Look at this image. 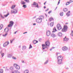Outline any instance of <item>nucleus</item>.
Listing matches in <instances>:
<instances>
[{
    "mask_svg": "<svg viewBox=\"0 0 73 73\" xmlns=\"http://www.w3.org/2000/svg\"><path fill=\"white\" fill-rule=\"evenodd\" d=\"M9 15V14L8 13L6 12V15H4V16L5 17H7Z\"/></svg>",
    "mask_w": 73,
    "mask_h": 73,
    "instance_id": "nucleus-23",
    "label": "nucleus"
},
{
    "mask_svg": "<svg viewBox=\"0 0 73 73\" xmlns=\"http://www.w3.org/2000/svg\"><path fill=\"white\" fill-rule=\"evenodd\" d=\"M17 32V31H16L15 32V33H14V34H16Z\"/></svg>",
    "mask_w": 73,
    "mask_h": 73,
    "instance_id": "nucleus-53",
    "label": "nucleus"
},
{
    "mask_svg": "<svg viewBox=\"0 0 73 73\" xmlns=\"http://www.w3.org/2000/svg\"><path fill=\"white\" fill-rule=\"evenodd\" d=\"M14 66L15 68H16V69H18L19 70L20 69V66L17 65V64H14Z\"/></svg>",
    "mask_w": 73,
    "mask_h": 73,
    "instance_id": "nucleus-3",
    "label": "nucleus"
},
{
    "mask_svg": "<svg viewBox=\"0 0 73 73\" xmlns=\"http://www.w3.org/2000/svg\"><path fill=\"white\" fill-rule=\"evenodd\" d=\"M3 70L2 69H0V73H3Z\"/></svg>",
    "mask_w": 73,
    "mask_h": 73,
    "instance_id": "nucleus-41",
    "label": "nucleus"
},
{
    "mask_svg": "<svg viewBox=\"0 0 73 73\" xmlns=\"http://www.w3.org/2000/svg\"><path fill=\"white\" fill-rule=\"evenodd\" d=\"M73 2V1L72 0H70L69 1V3H72Z\"/></svg>",
    "mask_w": 73,
    "mask_h": 73,
    "instance_id": "nucleus-47",
    "label": "nucleus"
},
{
    "mask_svg": "<svg viewBox=\"0 0 73 73\" xmlns=\"http://www.w3.org/2000/svg\"><path fill=\"white\" fill-rule=\"evenodd\" d=\"M32 5H35V7H36L37 8H39L38 3L36 2H33V4H32Z\"/></svg>",
    "mask_w": 73,
    "mask_h": 73,
    "instance_id": "nucleus-8",
    "label": "nucleus"
},
{
    "mask_svg": "<svg viewBox=\"0 0 73 73\" xmlns=\"http://www.w3.org/2000/svg\"><path fill=\"white\" fill-rule=\"evenodd\" d=\"M48 62V60H46L44 63V65H46V64H47Z\"/></svg>",
    "mask_w": 73,
    "mask_h": 73,
    "instance_id": "nucleus-31",
    "label": "nucleus"
},
{
    "mask_svg": "<svg viewBox=\"0 0 73 73\" xmlns=\"http://www.w3.org/2000/svg\"><path fill=\"white\" fill-rule=\"evenodd\" d=\"M64 41H68L69 40V38H66V36H65V38H64Z\"/></svg>",
    "mask_w": 73,
    "mask_h": 73,
    "instance_id": "nucleus-27",
    "label": "nucleus"
},
{
    "mask_svg": "<svg viewBox=\"0 0 73 73\" xmlns=\"http://www.w3.org/2000/svg\"><path fill=\"white\" fill-rule=\"evenodd\" d=\"M46 8V7H45V6H44V9H45V8Z\"/></svg>",
    "mask_w": 73,
    "mask_h": 73,
    "instance_id": "nucleus-59",
    "label": "nucleus"
},
{
    "mask_svg": "<svg viewBox=\"0 0 73 73\" xmlns=\"http://www.w3.org/2000/svg\"><path fill=\"white\" fill-rule=\"evenodd\" d=\"M46 3V1L44 3V5H45V4Z\"/></svg>",
    "mask_w": 73,
    "mask_h": 73,
    "instance_id": "nucleus-55",
    "label": "nucleus"
},
{
    "mask_svg": "<svg viewBox=\"0 0 73 73\" xmlns=\"http://www.w3.org/2000/svg\"><path fill=\"white\" fill-rule=\"evenodd\" d=\"M36 22L38 23H41L42 22V21L40 18H38L36 19Z\"/></svg>",
    "mask_w": 73,
    "mask_h": 73,
    "instance_id": "nucleus-10",
    "label": "nucleus"
},
{
    "mask_svg": "<svg viewBox=\"0 0 73 73\" xmlns=\"http://www.w3.org/2000/svg\"><path fill=\"white\" fill-rule=\"evenodd\" d=\"M0 53L2 57L3 58V57H4V53H3V52L2 51V50H1L0 52Z\"/></svg>",
    "mask_w": 73,
    "mask_h": 73,
    "instance_id": "nucleus-13",
    "label": "nucleus"
},
{
    "mask_svg": "<svg viewBox=\"0 0 73 73\" xmlns=\"http://www.w3.org/2000/svg\"><path fill=\"white\" fill-rule=\"evenodd\" d=\"M11 11V13H14V14H16V13H17V10L16 9H12Z\"/></svg>",
    "mask_w": 73,
    "mask_h": 73,
    "instance_id": "nucleus-4",
    "label": "nucleus"
},
{
    "mask_svg": "<svg viewBox=\"0 0 73 73\" xmlns=\"http://www.w3.org/2000/svg\"><path fill=\"white\" fill-rule=\"evenodd\" d=\"M70 3H69V2H67L66 3V5H69Z\"/></svg>",
    "mask_w": 73,
    "mask_h": 73,
    "instance_id": "nucleus-38",
    "label": "nucleus"
},
{
    "mask_svg": "<svg viewBox=\"0 0 73 73\" xmlns=\"http://www.w3.org/2000/svg\"><path fill=\"white\" fill-rule=\"evenodd\" d=\"M51 37H56V35L53 33L51 34Z\"/></svg>",
    "mask_w": 73,
    "mask_h": 73,
    "instance_id": "nucleus-19",
    "label": "nucleus"
},
{
    "mask_svg": "<svg viewBox=\"0 0 73 73\" xmlns=\"http://www.w3.org/2000/svg\"><path fill=\"white\" fill-rule=\"evenodd\" d=\"M3 27V25H1L0 26V30H1L2 29V28Z\"/></svg>",
    "mask_w": 73,
    "mask_h": 73,
    "instance_id": "nucleus-36",
    "label": "nucleus"
},
{
    "mask_svg": "<svg viewBox=\"0 0 73 73\" xmlns=\"http://www.w3.org/2000/svg\"><path fill=\"white\" fill-rule=\"evenodd\" d=\"M63 12H61L60 13V15L61 16H63Z\"/></svg>",
    "mask_w": 73,
    "mask_h": 73,
    "instance_id": "nucleus-32",
    "label": "nucleus"
},
{
    "mask_svg": "<svg viewBox=\"0 0 73 73\" xmlns=\"http://www.w3.org/2000/svg\"><path fill=\"white\" fill-rule=\"evenodd\" d=\"M58 35L59 36H60V37H61V36H62V33L59 32L58 33Z\"/></svg>",
    "mask_w": 73,
    "mask_h": 73,
    "instance_id": "nucleus-24",
    "label": "nucleus"
},
{
    "mask_svg": "<svg viewBox=\"0 0 73 73\" xmlns=\"http://www.w3.org/2000/svg\"><path fill=\"white\" fill-rule=\"evenodd\" d=\"M50 13H52V11H50L48 12V13H49V14H50Z\"/></svg>",
    "mask_w": 73,
    "mask_h": 73,
    "instance_id": "nucleus-48",
    "label": "nucleus"
},
{
    "mask_svg": "<svg viewBox=\"0 0 73 73\" xmlns=\"http://www.w3.org/2000/svg\"><path fill=\"white\" fill-rule=\"evenodd\" d=\"M14 40L15 39H13L10 40V44H12V42H13V41H14Z\"/></svg>",
    "mask_w": 73,
    "mask_h": 73,
    "instance_id": "nucleus-33",
    "label": "nucleus"
},
{
    "mask_svg": "<svg viewBox=\"0 0 73 73\" xmlns=\"http://www.w3.org/2000/svg\"><path fill=\"white\" fill-rule=\"evenodd\" d=\"M68 29V26H64V28L62 29V32H66Z\"/></svg>",
    "mask_w": 73,
    "mask_h": 73,
    "instance_id": "nucleus-5",
    "label": "nucleus"
},
{
    "mask_svg": "<svg viewBox=\"0 0 73 73\" xmlns=\"http://www.w3.org/2000/svg\"><path fill=\"white\" fill-rule=\"evenodd\" d=\"M36 25V23H33V25Z\"/></svg>",
    "mask_w": 73,
    "mask_h": 73,
    "instance_id": "nucleus-58",
    "label": "nucleus"
},
{
    "mask_svg": "<svg viewBox=\"0 0 73 73\" xmlns=\"http://www.w3.org/2000/svg\"><path fill=\"white\" fill-rule=\"evenodd\" d=\"M45 16H46V17H47V15H46V14H45Z\"/></svg>",
    "mask_w": 73,
    "mask_h": 73,
    "instance_id": "nucleus-61",
    "label": "nucleus"
},
{
    "mask_svg": "<svg viewBox=\"0 0 73 73\" xmlns=\"http://www.w3.org/2000/svg\"><path fill=\"white\" fill-rule=\"evenodd\" d=\"M13 67L11 66L10 68V70H11V71H13Z\"/></svg>",
    "mask_w": 73,
    "mask_h": 73,
    "instance_id": "nucleus-22",
    "label": "nucleus"
},
{
    "mask_svg": "<svg viewBox=\"0 0 73 73\" xmlns=\"http://www.w3.org/2000/svg\"><path fill=\"white\" fill-rule=\"evenodd\" d=\"M9 44V42L8 41H7L5 43L3 44V46L4 47H5V46H7L8 44Z\"/></svg>",
    "mask_w": 73,
    "mask_h": 73,
    "instance_id": "nucleus-11",
    "label": "nucleus"
},
{
    "mask_svg": "<svg viewBox=\"0 0 73 73\" xmlns=\"http://www.w3.org/2000/svg\"><path fill=\"white\" fill-rule=\"evenodd\" d=\"M63 58H62V57L61 55L58 57L57 63L58 64H62V60Z\"/></svg>",
    "mask_w": 73,
    "mask_h": 73,
    "instance_id": "nucleus-2",
    "label": "nucleus"
},
{
    "mask_svg": "<svg viewBox=\"0 0 73 73\" xmlns=\"http://www.w3.org/2000/svg\"><path fill=\"white\" fill-rule=\"evenodd\" d=\"M57 29L59 31H60V29H62V27L61 26V25L60 24H58L57 25Z\"/></svg>",
    "mask_w": 73,
    "mask_h": 73,
    "instance_id": "nucleus-6",
    "label": "nucleus"
},
{
    "mask_svg": "<svg viewBox=\"0 0 73 73\" xmlns=\"http://www.w3.org/2000/svg\"><path fill=\"white\" fill-rule=\"evenodd\" d=\"M22 7H23V8L24 9H25V8H26L27 7V5H23L22 6Z\"/></svg>",
    "mask_w": 73,
    "mask_h": 73,
    "instance_id": "nucleus-29",
    "label": "nucleus"
},
{
    "mask_svg": "<svg viewBox=\"0 0 73 73\" xmlns=\"http://www.w3.org/2000/svg\"><path fill=\"white\" fill-rule=\"evenodd\" d=\"M15 7H16V5H12V6L11 7V8L12 9H13V8H15Z\"/></svg>",
    "mask_w": 73,
    "mask_h": 73,
    "instance_id": "nucleus-34",
    "label": "nucleus"
},
{
    "mask_svg": "<svg viewBox=\"0 0 73 73\" xmlns=\"http://www.w3.org/2000/svg\"><path fill=\"white\" fill-rule=\"evenodd\" d=\"M27 33V32H26L25 33H24L23 34H25V33Z\"/></svg>",
    "mask_w": 73,
    "mask_h": 73,
    "instance_id": "nucleus-56",
    "label": "nucleus"
},
{
    "mask_svg": "<svg viewBox=\"0 0 73 73\" xmlns=\"http://www.w3.org/2000/svg\"><path fill=\"white\" fill-rule=\"evenodd\" d=\"M63 11L64 12H66L68 11V9H67L66 8H65L63 9Z\"/></svg>",
    "mask_w": 73,
    "mask_h": 73,
    "instance_id": "nucleus-28",
    "label": "nucleus"
},
{
    "mask_svg": "<svg viewBox=\"0 0 73 73\" xmlns=\"http://www.w3.org/2000/svg\"><path fill=\"white\" fill-rule=\"evenodd\" d=\"M8 35V33H6V34H5V35H3V37H6V36H7V35Z\"/></svg>",
    "mask_w": 73,
    "mask_h": 73,
    "instance_id": "nucleus-40",
    "label": "nucleus"
},
{
    "mask_svg": "<svg viewBox=\"0 0 73 73\" xmlns=\"http://www.w3.org/2000/svg\"><path fill=\"white\" fill-rule=\"evenodd\" d=\"M52 20H53V18H50L49 19V21H52Z\"/></svg>",
    "mask_w": 73,
    "mask_h": 73,
    "instance_id": "nucleus-39",
    "label": "nucleus"
},
{
    "mask_svg": "<svg viewBox=\"0 0 73 73\" xmlns=\"http://www.w3.org/2000/svg\"><path fill=\"white\" fill-rule=\"evenodd\" d=\"M54 24V22H53L50 23V27H53V26Z\"/></svg>",
    "mask_w": 73,
    "mask_h": 73,
    "instance_id": "nucleus-30",
    "label": "nucleus"
},
{
    "mask_svg": "<svg viewBox=\"0 0 73 73\" xmlns=\"http://www.w3.org/2000/svg\"><path fill=\"white\" fill-rule=\"evenodd\" d=\"M0 16L1 17V18H2V19H4V17H3L1 14H0Z\"/></svg>",
    "mask_w": 73,
    "mask_h": 73,
    "instance_id": "nucleus-44",
    "label": "nucleus"
},
{
    "mask_svg": "<svg viewBox=\"0 0 73 73\" xmlns=\"http://www.w3.org/2000/svg\"><path fill=\"white\" fill-rule=\"evenodd\" d=\"M66 69H69V68H66Z\"/></svg>",
    "mask_w": 73,
    "mask_h": 73,
    "instance_id": "nucleus-60",
    "label": "nucleus"
},
{
    "mask_svg": "<svg viewBox=\"0 0 73 73\" xmlns=\"http://www.w3.org/2000/svg\"><path fill=\"white\" fill-rule=\"evenodd\" d=\"M26 2H27V3H29V0H27L26 1Z\"/></svg>",
    "mask_w": 73,
    "mask_h": 73,
    "instance_id": "nucleus-46",
    "label": "nucleus"
},
{
    "mask_svg": "<svg viewBox=\"0 0 73 73\" xmlns=\"http://www.w3.org/2000/svg\"><path fill=\"white\" fill-rule=\"evenodd\" d=\"M36 16H34V17H33V19H35V18H36Z\"/></svg>",
    "mask_w": 73,
    "mask_h": 73,
    "instance_id": "nucleus-54",
    "label": "nucleus"
},
{
    "mask_svg": "<svg viewBox=\"0 0 73 73\" xmlns=\"http://www.w3.org/2000/svg\"><path fill=\"white\" fill-rule=\"evenodd\" d=\"M22 63H24V61L23 60L22 61Z\"/></svg>",
    "mask_w": 73,
    "mask_h": 73,
    "instance_id": "nucleus-51",
    "label": "nucleus"
},
{
    "mask_svg": "<svg viewBox=\"0 0 73 73\" xmlns=\"http://www.w3.org/2000/svg\"><path fill=\"white\" fill-rule=\"evenodd\" d=\"M42 40V39L41 38H40V39H39V41H40H40H41Z\"/></svg>",
    "mask_w": 73,
    "mask_h": 73,
    "instance_id": "nucleus-45",
    "label": "nucleus"
},
{
    "mask_svg": "<svg viewBox=\"0 0 73 73\" xmlns=\"http://www.w3.org/2000/svg\"><path fill=\"white\" fill-rule=\"evenodd\" d=\"M56 31H57V30H56V28L54 27L53 29V31H52V32H56Z\"/></svg>",
    "mask_w": 73,
    "mask_h": 73,
    "instance_id": "nucleus-25",
    "label": "nucleus"
},
{
    "mask_svg": "<svg viewBox=\"0 0 73 73\" xmlns=\"http://www.w3.org/2000/svg\"><path fill=\"white\" fill-rule=\"evenodd\" d=\"M8 31H9V29L8 28H6L5 29V32H8Z\"/></svg>",
    "mask_w": 73,
    "mask_h": 73,
    "instance_id": "nucleus-21",
    "label": "nucleus"
},
{
    "mask_svg": "<svg viewBox=\"0 0 73 73\" xmlns=\"http://www.w3.org/2000/svg\"><path fill=\"white\" fill-rule=\"evenodd\" d=\"M38 42V41L37 40H33V43L34 44H36V43H37Z\"/></svg>",
    "mask_w": 73,
    "mask_h": 73,
    "instance_id": "nucleus-14",
    "label": "nucleus"
},
{
    "mask_svg": "<svg viewBox=\"0 0 73 73\" xmlns=\"http://www.w3.org/2000/svg\"><path fill=\"white\" fill-rule=\"evenodd\" d=\"M68 49V48L67 47H66V46L63 47L62 48V50L63 51H66V50H67Z\"/></svg>",
    "mask_w": 73,
    "mask_h": 73,
    "instance_id": "nucleus-9",
    "label": "nucleus"
},
{
    "mask_svg": "<svg viewBox=\"0 0 73 73\" xmlns=\"http://www.w3.org/2000/svg\"><path fill=\"white\" fill-rule=\"evenodd\" d=\"M50 31L48 30L47 31L46 33V35L47 36H50Z\"/></svg>",
    "mask_w": 73,
    "mask_h": 73,
    "instance_id": "nucleus-12",
    "label": "nucleus"
},
{
    "mask_svg": "<svg viewBox=\"0 0 73 73\" xmlns=\"http://www.w3.org/2000/svg\"><path fill=\"white\" fill-rule=\"evenodd\" d=\"M7 57L9 58H11L12 57V55L10 54H8L7 55Z\"/></svg>",
    "mask_w": 73,
    "mask_h": 73,
    "instance_id": "nucleus-20",
    "label": "nucleus"
},
{
    "mask_svg": "<svg viewBox=\"0 0 73 73\" xmlns=\"http://www.w3.org/2000/svg\"><path fill=\"white\" fill-rule=\"evenodd\" d=\"M27 48V47L26 46H24L22 47V49L23 50H25L26 48Z\"/></svg>",
    "mask_w": 73,
    "mask_h": 73,
    "instance_id": "nucleus-15",
    "label": "nucleus"
},
{
    "mask_svg": "<svg viewBox=\"0 0 73 73\" xmlns=\"http://www.w3.org/2000/svg\"><path fill=\"white\" fill-rule=\"evenodd\" d=\"M57 7H56V9H57Z\"/></svg>",
    "mask_w": 73,
    "mask_h": 73,
    "instance_id": "nucleus-63",
    "label": "nucleus"
},
{
    "mask_svg": "<svg viewBox=\"0 0 73 73\" xmlns=\"http://www.w3.org/2000/svg\"><path fill=\"white\" fill-rule=\"evenodd\" d=\"M32 48V45L31 44L30 45V47H29V49H31Z\"/></svg>",
    "mask_w": 73,
    "mask_h": 73,
    "instance_id": "nucleus-43",
    "label": "nucleus"
},
{
    "mask_svg": "<svg viewBox=\"0 0 73 73\" xmlns=\"http://www.w3.org/2000/svg\"><path fill=\"white\" fill-rule=\"evenodd\" d=\"M50 44V43L49 42V41H47L45 42L46 45L44 44H42V50L45 49V48H47V46H49Z\"/></svg>",
    "mask_w": 73,
    "mask_h": 73,
    "instance_id": "nucleus-1",
    "label": "nucleus"
},
{
    "mask_svg": "<svg viewBox=\"0 0 73 73\" xmlns=\"http://www.w3.org/2000/svg\"><path fill=\"white\" fill-rule=\"evenodd\" d=\"M70 11H69L67 13H66V15L67 16H70Z\"/></svg>",
    "mask_w": 73,
    "mask_h": 73,
    "instance_id": "nucleus-18",
    "label": "nucleus"
},
{
    "mask_svg": "<svg viewBox=\"0 0 73 73\" xmlns=\"http://www.w3.org/2000/svg\"><path fill=\"white\" fill-rule=\"evenodd\" d=\"M71 35L72 36H73V33H71Z\"/></svg>",
    "mask_w": 73,
    "mask_h": 73,
    "instance_id": "nucleus-50",
    "label": "nucleus"
},
{
    "mask_svg": "<svg viewBox=\"0 0 73 73\" xmlns=\"http://www.w3.org/2000/svg\"><path fill=\"white\" fill-rule=\"evenodd\" d=\"M21 4H23V5H24V4H26V3L25 2H24V1H21Z\"/></svg>",
    "mask_w": 73,
    "mask_h": 73,
    "instance_id": "nucleus-26",
    "label": "nucleus"
},
{
    "mask_svg": "<svg viewBox=\"0 0 73 73\" xmlns=\"http://www.w3.org/2000/svg\"><path fill=\"white\" fill-rule=\"evenodd\" d=\"M48 10H49V9H47L46 10H45V11H46H46H48Z\"/></svg>",
    "mask_w": 73,
    "mask_h": 73,
    "instance_id": "nucleus-52",
    "label": "nucleus"
},
{
    "mask_svg": "<svg viewBox=\"0 0 73 73\" xmlns=\"http://www.w3.org/2000/svg\"><path fill=\"white\" fill-rule=\"evenodd\" d=\"M28 72H29V71H28V70H26L24 72L25 73H28Z\"/></svg>",
    "mask_w": 73,
    "mask_h": 73,
    "instance_id": "nucleus-42",
    "label": "nucleus"
},
{
    "mask_svg": "<svg viewBox=\"0 0 73 73\" xmlns=\"http://www.w3.org/2000/svg\"><path fill=\"white\" fill-rule=\"evenodd\" d=\"M12 73H20L18 70H15L14 72H12Z\"/></svg>",
    "mask_w": 73,
    "mask_h": 73,
    "instance_id": "nucleus-16",
    "label": "nucleus"
},
{
    "mask_svg": "<svg viewBox=\"0 0 73 73\" xmlns=\"http://www.w3.org/2000/svg\"><path fill=\"white\" fill-rule=\"evenodd\" d=\"M72 33H73V31H72Z\"/></svg>",
    "mask_w": 73,
    "mask_h": 73,
    "instance_id": "nucleus-64",
    "label": "nucleus"
},
{
    "mask_svg": "<svg viewBox=\"0 0 73 73\" xmlns=\"http://www.w3.org/2000/svg\"><path fill=\"white\" fill-rule=\"evenodd\" d=\"M40 19H41L42 20H43L44 18V17L43 16H40Z\"/></svg>",
    "mask_w": 73,
    "mask_h": 73,
    "instance_id": "nucleus-17",
    "label": "nucleus"
},
{
    "mask_svg": "<svg viewBox=\"0 0 73 73\" xmlns=\"http://www.w3.org/2000/svg\"><path fill=\"white\" fill-rule=\"evenodd\" d=\"M12 59H13V60H16V59H17V58L16 57H15L14 56H13L12 57Z\"/></svg>",
    "mask_w": 73,
    "mask_h": 73,
    "instance_id": "nucleus-37",
    "label": "nucleus"
},
{
    "mask_svg": "<svg viewBox=\"0 0 73 73\" xmlns=\"http://www.w3.org/2000/svg\"><path fill=\"white\" fill-rule=\"evenodd\" d=\"M50 51H51L52 50V48H50Z\"/></svg>",
    "mask_w": 73,
    "mask_h": 73,
    "instance_id": "nucleus-57",
    "label": "nucleus"
},
{
    "mask_svg": "<svg viewBox=\"0 0 73 73\" xmlns=\"http://www.w3.org/2000/svg\"><path fill=\"white\" fill-rule=\"evenodd\" d=\"M13 21H10V24L8 25V27H12L13 26Z\"/></svg>",
    "mask_w": 73,
    "mask_h": 73,
    "instance_id": "nucleus-7",
    "label": "nucleus"
},
{
    "mask_svg": "<svg viewBox=\"0 0 73 73\" xmlns=\"http://www.w3.org/2000/svg\"><path fill=\"white\" fill-rule=\"evenodd\" d=\"M52 49H54V47H52Z\"/></svg>",
    "mask_w": 73,
    "mask_h": 73,
    "instance_id": "nucleus-62",
    "label": "nucleus"
},
{
    "mask_svg": "<svg viewBox=\"0 0 73 73\" xmlns=\"http://www.w3.org/2000/svg\"><path fill=\"white\" fill-rule=\"evenodd\" d=\"M15 7H16V5H12V6L11 7V8L12 9H13V8H15Z\"/></svg>",
    "mask_w": 73,
    "mask_h": 73,
    "instance_id": "nucleus-35",
    "label": "nucleus"
},
{
    "mask_svg": "<svg viewBox=\"0 0 73 73\" xmlns=\"http://www.w3.org/2000/svg\"><path fill=\"white\" fill-rule=\"evenodd\" d=\"M60 0H59V1L58 3V5H59V4H60Z\"/></svg>",
    "mask_w": 73,
    "mask_h": 73,
    "instance_id": "nucleus-49",
    "label": "nucleus"
}]
</instances>
